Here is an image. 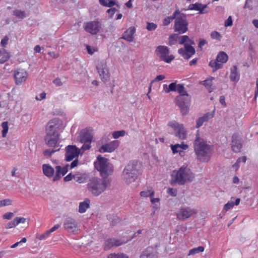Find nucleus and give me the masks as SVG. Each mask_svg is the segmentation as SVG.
Returning <instances> with one entry per match:
<instances>
[{
    "mask_svg": "<svg viewBox=\"0 0 258 258\" xmlns=\"http://www.w3.org/2000/svg\"><path fill=\"white\" fill-rule=\"evenodd\" d=\"M92 140V136L87 129L82 130L79 134V140L81 143H91Z\"/></svg>",
    "mask_w": 258,
    "mask_h": 258,
    "instance_id": "21",
    "label": "nucleus"
},
{
    "mask_svg": "<svg viewBox=\"0 0 258 258\" xmlns=\"http://www.w3.org/2000/svg\"><path fill=\"white\" fill-rule=\"evenodd\" d=\"M239 75L237 72V68L236 66H233L231 69L230 79L231 81H237L239 80Z\"/></svg>",
    "mask_w": 258,
    "mask_h": 258,
    "instance_id": "26",
    "label": "nucleus"
},
{
    "mask_svg": "<svg viewBox=\"0 0 258 258\" xmlns=\"http://www.w3.org/2000/svg\"><path fill=\"white\" fill-rule=\"evenodd\" d=\"M125 134V132L124 130L115 131L112 133V137L114 139H117L120 137L124 136Z\"/></svg>",
    "mask_w": 258,
    "mask_h": 258,
    "instance_id": "41",
    "label": "nucleus"
},
{
    "mask_svg": "<svg viewBox=\"0 0 258 258\" xmlns=\"http://www.w3.org/2000/svg\"><path fill=\"white\" fill-rule=\"evenodd\" d=\"M84 29L88 33L96 34L100 30L99 23L96 21L89 22L85 24Z\"/></svg>",
    "mask_w": 258,
    "mask_h": 258,
    "instance_id": "16",
    "label": "nucleus"
},
{
    "mask_svg": "<svg viewBox=\"0 0 258 258\" xmlns=\"http://www.w3.org/2000/svg\"><path fill=\"white\" fill-rule=\"evenodd\" d=\"M27 72L24 69H18L15 71L14 78L16 84H21L25 81L28 78Z\"/></svg>",
    "mask_w": 258,
    "mask_h": 258,
    "instance_id": "13",
    "label": "nucleus"
},
{
    "mask_svg": "<svg viewBox=\"0 0 258 258\" xmlns=\"http://www.w3.org/2000/svg\"><path fill=\"white\" fill-rule=\"evenodd\" d=\"M128 241H129V240L122 241L114 238H109L106 240L105 242V248L109 249L113 246H118L126 243Z\"/></svg>",
    "mask_w": 258,
    "mask_h": 258,
    "instance_id": "17",
    "label": "nucleus"
},
{
    "mask_svg": "<svg viewBox=\"0 0 258 258\" xmlns=\"http://www.w3.org/2000/svg\"><path fill=\"white\" fill-rule=\"evenodd\" d=\"M204 250V247L202 246H200L197 247H195L191 249L189 251L188 255H195L197 253H199L201 252H203Z\"/></svg>",
    "mask_w": 258,
    "mask_h": 258,
    "instance_id": "35",
    "label": "nucleus"
},
{
    "mask_svg": "<svg viewBox=\"0 0 258 258\" xmlns=\"http://www.w3.org/2000/svg\"><path fill=\"white\" fill-rule=\"evenodd\" d=\"M136 32V29L134 27H131L128 28L123 33L120 39H123L128 42H132L134 40V35Z\"/></svg>",
    "mask_w": 258,
    "mask_h": 258,
    "instance_id": "20",
    "label": "nucleus"
},
{
    "mask_svg": "<svg viewBox=\"0 0 258 258\" xmlns=\"http://www.w3.org/2000/svg\"><path fill=\"white\" fill-rule=\"evenodd\" d=\"M2 127L3 128L2 131V136L3 137H5L7 135V134L8 132L9 127H8V123L7 121L3 122L2 123Z\"/></svg>",
    "mask_w": 258,
    "mask_h": 258,
    "instance_id": "39",
    "label": "nucleus"
},
{
    "mask_svg": "<svg viewBox=\"0 0 258 258\" xmlns=\"http://www.w3.org/2000/svg\"><path fill=\"white\" fill-rule=\"evenodd\" d=\"M80 154V150L76 146L68 145L66 147L65 158L67 161H71L78 157Z\"/></svg>",
    "mask_w": 258,
    "mask_h": 258,
    "instance_id": "9",
    "label": "nucleus"
},
{
    "mask_svg": "<svg viewBox=\"0 0 258 258\" xmlns=\"http://www.w3.org/2000/svg\"><path fill=\"white\" fill-rule=\"evenodd\" d=\"M232 23H233V22H232V17H231V16H229L228 18V19H227V20L225 22L224 25L225 27L231 26L232 25Z\"/></svg>",
    "mask_w": 258,
    "mask_h": 258,
    "instance_id": "60",
    "label": "nucleus"
},
{
    "mask_svg": "<svg viewBox=\"0 0 258 258\" xmlns=\"http://www.w3.org/2000/svg\"><path fill=\"white\" fill-rule=\"evenodd\" d=\"M154 195V191L152 189L144 190L140 192V195L144 197H153Z\"/></svg>",
    "mask_w": 258,
    "mask_h": 258,
    "instance_id": "38",
    "label": "nucleus"
},
{
    "mask_svg": "<svg viewBox=\"0 0 258 258\" xmlns=\"http://www.w3.org/2000/svg\"><path fill=\"white\" fill-rule=\"evenodd\" d=\"M14 216V214L12 212H8L5 213L3 216V218L4 219L10 220Z\"/></svg>",
    "mask_w": 258,
    "mask_h": 258,
    "instance_id": "53",
    "label": "nucleus"
},
{
    "mask_svg": "<svg viewBox=\"0 0 258 258\" xmlns=\"http://www.w3.org/2000/svg\"><path fill=\"white\" fill-rule=\"evenodd\" d=\"M95 168L100 172L101 176L104 179H107V176L111 175L113 171V166L109 162V160L98 155L97 161L95 162Z\"/></svg>",
    "mask_w": 258,
    "mask_h": 258,
    "instance_id": "5",
    "label": "nucleus"
},
{
    "mask_svg": "<svg viewBox=\"0 0 258 258\" xmlns=\"http://www.w3.org/2000/svg\"><path fill=\"white\" fill-rule=\"evenodd\" d=\"M75 178V175L72 174V173H70L67 176L64 177L63 180L65 182H68L71 181L72 179H74Z\"/></svg>",
    "mask_w": 258,
    "mask_h": 258,
    "instance_id": "59",
    "label": "nucleus"
},
{
    "mask_svg": "<svg viewBox=\"0 0 258 258\" xmlns=\"http://www.w3.org/2000/svg\"><path fill=\"white\" fill-rule=\"evenodd\" d=\"M84 145L81 147V149L83 150H89L91 148L90 143H87V142H83Z\"/></svg>",
    "mask_w": 258,
    "mask_h": 258,
    "instance_id": "62",
    "label": "nucleus"
},
{
    "mask_svg": "<svg viewBox=\"0 0 258 258\" xmlns=\"http://www.w3.org/2000/svg\"><path fill=\"white\" fill-rule=\"evenodd\" d=\"M228 55L224 51H220L217 55L216 60L221 63H225L228 60Z\"/></svg>",
    "mask_w": 258,
    "mask_h": 258,
    "instance_id": "29",
    "label": "nucleus"
},
{
    "mask_svg": "<svg viewBox=\"0 0 258 258\" xmlns=\"http://www.w3.org/2000/svg\"><path fill=\"white\" fill-rule=\"evenodd\" d=\"M171 21H172V20H171V19L170 18V17H166L163 20V25L167 26V25H169Z\"/></svg>",
    "mask_w": 258,
    "mask_h": 258,
    "instance_id": "64",
    "label": "nucleus"
},
{
    "mask_svg": "<svg viewBox=\"0 0 258 258\" xmlns=\"http://www.w3.org/2000/svg\"><path fill=\"white\" fill-rule=\"evenodd\" d=\"M167 192L173 197H175L177 195L176 189L172 188H168L167 190Z\"/></svg>",
    "mask_w": 258,
    "mask_h": 258,
    "instance_id": "56",
    "label": "nucleus"
},
{
    "mask_svg": "<svg viewBox=\"0 0 258 258\" xmlns=\"http://www.w3.org/2000/svg\"><path fill=\"white\" fill-rule=\"evenodd\" d=\"M157 25L153 23H147L146 29L149 31H153L157 28Z\"/></svg>",
    "mask_w": 258,
    "mask_h": 258,
    "instance_id": "50",
    "label": "nucleus"
},
{
    "mask_svg": "<svg viewBox=\"0 0 258 258\" xmlns=\"http://www.w3.org/2000/svg\"><path fill=\"white\" fill-rule=\"evenodd\" d=\"M15 218L14 219L13 221H10L9 223H8L7 224L5 225V228L8 229H11L15 227L16 226H17V224H16Z\"/></svg>",
    "mask_w": 258,
    "mask_h": 258,
    "instance_id": "48",
    "label": "nucleus"
},
{
    "mask_svg": "<svg viewBox=\"0 0 258 258\" xmlns=\"http://www.w3.org/2000/svg\"><path fill=\"white\" fill-rule=\"evenodd\" d=\"M214 116V114L213 113L208 112L204 115L202 118H203L205 121H208L209 119L213 118Z\"/></svg>",
    "mask_w": 258,
    "mask_h": 258,
    "instance_id": "52",
    "label": "nucleus"
},
{
    "mask_svg": "<svg viewBox=\"0 0 258 258\" xmlns=\"http://www.w3.org/2000/svg\"><path fill=\"white\" fill-rule=\"evenodd\" d=\"M184 47L187 53H190L191 55L195 54V49L192 46L185 44Z\"/></svg>",
    "mask_w": 258,
    "mask_h": 258,
    "instance_id": "45",
    "label": "nucleus"
},
{
    "mask_svg": "<svg viewBox=\"0 0 258 258\" xmlns=\"http://www.w3.org/2000/svg\"><path fill=\"white\" fill-rule=\"evenodd\" d=\"M99 76L101 78V79L103 82H107L109 80V73L107 67L105 68V70H104V71L101 73Z\"/></svg>",
    "mask_w": 258,
    "mask_h": 258,
    "instance_id": "33",
    "label": "nucleus"
},
{
    "mask_svg": "<svg viewBox=\"0 0 258 258\" xmlns=\"http://www.w3.org/2000/svg\"><path fill=\"white\" fill-rule=\"evenodd\" d=\"M213 79H214V78L211 77L210 79H208L205 81H201L200 84L205 86L209 92H211L213 90V89L212 87L213 85L212 80Z\"/></svg>",
    "mask_w": 258,
    "mask_h": 258,
    "instance_id": "28",
    "label": "nucleus"
},
{
    "mask_svg": "<svg viewBox=\"0 0 258 258\" xmlns=\"http://www.w3.org/2000/svg\"><path fill=\"white\" fill-rule=\"evenodd\" d=\"M252 3V0H246L245 4L243 7L244 9H248L250 10L252 9L251 4Z\"/></svg>",
    "mask_w": 258,
    "mask_h": 258,
    "instance_id": "54",
    "label": "nucleus"
},
{
    "mask_svg": "<svg viewBox=\"0 0 258 258\" xmlns=\"http://www.w3.org/2000/svg\"><path fill=\"white\" fill-rule=\"evenodd\" d=\"M234 206V202H228L227 204H226L224 206V209L226 211L232 208Z\"/></svg>",
    "mask_w": 258,
    "mask_h": 258,
    "instance_id": "55",
    "label": "nucleus"
},
{
    "mask_svg": "<svg viewBox=\"0 0 258 258\" xmlns=\"http://www.w3.org/2000/svg\"><path fill=\"white\" fill-rule=\"evenodd\" d=\"M188 23L187 20H182L180 18H176L175 20L174 30L179 34H183L188 30Z\"/></svg>",
    "mask_w": 258,
    "mask_h": 258,
    "instance_id": "10",
    "label": "nucleus"
},
{
    "mask_svg": "<svg viewBox=\"0 0 258 258\" xmlns=\"http://www.w3.org/2000/svg\"><path fill=\"white\" fill-rule=\"evenodd\" d=\"M119 143V142L117 140L113 141L109 143L101 146L99 149V151L101 153H111L118 147Z\"/></svg>",
    "mask_w": 258,
    "mask_h": 258,
    "instance_id": "14",
    "label": "nucleus"
},
{
    "mask_svg": "<svg viewBox=\"0 0 258 258\" xmlns=\"http://www.w3.org/2000/svg\"><path fill=\"white\" fill-rule=\"evenodd\" d=\"M195 178L194 174L187 166H182L177 171H174L172 175L171 183L184 185L186 181H191Z\"/></svg>",
    "mask_w": 258,
    "mask_h": 258,
    "instance_id": "3",
    "label": "nucleus"
},
{
    "mask_svg": "<svg viewBox=\"0 0 258 258\" xmlns=\"http://www.w3.org/2000/svg\"><path fill=\"white\" fill-rule=\"evenodd\" d=\"M194 151L198 160L203 162L209 161L212 154L211 146L198 136L194 142Z\"/></svg>",
    "mask_w": 258,
    "mask_h": 258,
    "instance_id": "1",
    "label": "nucleus"
},
{
    "mask_svg": "<svg viewBox=\"0 0 258 258\" xmlns=\"http://www.w3.org/2000/svg\"><path fill=\"white\" fill-rule=\"evenodd\" d=\"M59 136H45L44 140L46 144L50 147L59 148L57 145Z\"/></svg>",
    "mask_w": 258,
    "mask_h": 258,
    "instance_id": "22",
    "label": "nucleus"
},
{
    "mask_svg": "<svg viewBox=\"0 0 258 258\" xmlns=\"http://www.w3.org/2000/svg\"><path fill=\"white\" fill-rule=\"evenodd\" d=\"M99 2L100 5L105 7L111 8L116 5L118 8H120L119 5L116 0H99Z\"/></svg>",
    "mask_w": 258,
    "mask_h": 258,
    "instance_id": "24",
    "label": "nucleus"
},
{
    "mask_svg": "<svg viewBox=\"0 0 258 258\" xmlns=\"http://www.w3.org/2000/svg\"><path fill=\"white\" fill-rule=\"evenodd\" d=\"M176 90L180 94L176 96L175 103L180 108L181 113L186 115L189 111L191 97L185 90L183 84H178Z\"/></svg>",
    "mask_w": 258,
    "mask_h": 258,
    "instance_id": "2",
    "label": "nucleus"
},
{
    "mask_svg": "<svg viewBox=\"0 0 258 258\" xmlns=\"http://www.w3.org/2000/svg\"><path fill=\"white\" fill-rule=\"evenodd\" d=\"M205 122L204 120L203 119L202 117L198 118V119L197 120V125L196 127L197 128L200 127L203 124V123Z\"/></svg>",
    "mask_w": 258,
    "mask_h": 258,
    "instance_id": "63",
    "label": "nucleus"
},
{
    "mask_svg": "<svg viewBox=\"0 0 258 258\" xmlns=\"http://www.w3.org/2000/svg\"><path fill=\"white\" fill-rule=\"evenodd\" d=\"M107 179L92 178L88 183V189L93 196H98L105 190L107 186Z\"/></svg>",
    "mask_w": 258,
    "mask_h": 258,
    "instance_id": "4",
    "label": "nucleus"
},
{
    "mask_svg": "<svg viewBox=\"0 0 258 258\" xmlns=\"http://www.w3.org/2000/svg\"><path fill=\"white\" fill-rule=\"evenodd\" d=\"M50 233V231L48 230L45 233L38 236L37 237L39 240H43L48 238Z\"/></svg>",
    "mask_w": 258,
    "mask_h": 258,
    "instance_id": "47",
    "label": "nucleus"
},
{
    "mask_svg": "<svg viewBox=\"0 0 258 258\" xmlns=\"http://www.w3.org/2000/svg\"><path fill=\"white\" fill-rule=\"evenodd\" d=\"M201 6V3H197L194 4H190L188 6V10L200 11Z\"/></svg>",
    "mask_w": 258,
    "mask_h": 258,
    "instance_id": "43",
    "label": "nucleus"
},
{
    "mask_svg": "<svg viewBox=\"0 0 258 258\" xmlns=\"http://www.w3.org/2000/svg\"><path fill=\"white\" fill-rule=\"evenodd\" d=\"M69 164H66L62 167L60 165L55 167V174L53 177V181H56L60 180L62 176H64L68 171Z\"/></svg>",
    "mask_w": 258,
    "mask_h": 258,
    "instance_id": "15",
    "label": "nucleus"
},
{
    "mask_svg": "<svg viewBox=\"0 0 258 258\" xmlns=\"http://www.w3.org/2000/svg\"><path fill=\"white\" fill-rule=\"evenodd\" d=\"M9 54L4 49L0 50V63H3L8 60Z\"/></svg>",
    "mask_w": 258,
    "mask_h": 258,
    "instance_id": "31",
    "label": "nucleus"
},
{
    "mask_svg": "<svg viewBox=\"0 0 258 258\" xmlns=\"http://www.w3.org/2000/svg\"><path fill=\"white\" fill-rule=\"evenodd\" d=\"M60 127L59 119L54 118L51 119L46 126L45 136H59L58 130Z\"/></svg>",
    "mask_w": 258,
    "mask_h": 258,
    "instance_id": "7",
    "label": "nucleus"
},
{
    "mask_svg": "<svg viewBox=\"0 0 258 258\" xmlns=\"http://www.w3.org/2000/svg\"><path fill=\"white\" fill-rule=\"evenodd\" d=\"M106 67V62L105 61H98L96 67L98 74L100 75L104 70H105Z\"/></svg>",
    "mask_w": 258,
    "mask_h": 258,
    "instance_id": "30",
    "label": "nucleus"
},
{
    "mask_svg": "<svg viewBox=\"0 0 258 258\" xmlns=\"http://www.w3.org/2000/svg\"><path fill=\"white\" fill-rule=\"evenodd\" d=\"M242 147V144L240 140L237 135L234 134L232 136V150L235 153H238L240 151Z\"/></svg>",
    "mask_w": 258,
    "mask_h": 258,
    "instance_id": "19",
    "label": "nucleus"
},
{
    "mask_svg": "<svg viewBox=\"0 0 258 258\" xmlns=\"http://www.w3.org/2000/svg\"><path fill=\"white\" fill-rule=\"evenodd\" d=\"M64 227L69 232H76L78 230V223L73 218H67L63 224Z\"/></svg>",
    "mask_w": 258,
    "mask_h": 258,
    "instance_id": "12",
    "label": "nucleus"
},
{
    "mask_svg": "<svg viewBox=\"0 0 258 258\" xmlns=\"http://www.w3.org/2000/svg\"><path fill=\"white\" fill-rule=\"evenodd\" d=\"M108 258H128V256L123 253H111L109 254L108 256Z\"/></svg>",
    "mask_w": 258,
    "mask_h": 258,
    "instance_id": "37",
    "label": "nucleus"
},
{
    "mask_svg": "<svg viewBox=\"0 0 258 258\" xmlns=\"http://www.w3.org/2000/svg\"><path fill=\"white\" fill-rule=\"evenodd\" d=\"M139 174L137 164L135 162L129 163L122 172V178L124 181L129 184L137 178Z\"/></svg>",
    "mask_w": 258,
    "mask_h": 258,
    "instance_id": "6",
    "label": "nucleus"
},
{
    "mask_svg": "<svg viewBox=\"0 0 258 258\" xmlns=\"http://www.w3.org/2000/svg\"><path fill=\"white\" fill-rule=\"evenodd\" d=\"M89 204L90 200L88 199H85L84 202H81L79 204V212L80 213H84L89 208Z\"/></svg>",
    "mask_w": 258,
    "mask_h": 258,
    "instance_id": "27",
    "label": "nucleus"
},
{
    "mask_svg": "<svg viewBox=\"0 0 258 258\" xmlns=\"http://www.w3.org/2000/svg\"><path fill=\"white\" fill-rule=\"evenodd\" d=\"M42 170L43 174L48 178L54 177V169L49 164L42 165Z\"/></svg>",
    "mask_w": 258,
    "mask_h": 258,
    "instance_id": "23",
    "label": "nucleus"
},
{
    "mask_svg": "<svg viewBox=\"0 0 258 258\" xmlns=\"http://www.w3.org/2000/svg\"><path fill=\"white\" fill-rule=\"evenodd\" d=\"M165 76L164 75H159V76H157L154 80H153L151 82L150 84V86H149V91H151V87H152V84L154 82L163 80L164 79H165Z\"/></svg>",
    "mask_w": 258,
    "mask_h": 258,
    "instance_id": "44",
    "label": "nucleus"
},
{
    "mask_svg": "<svg viewBox=\"0 0 258 258\" xmlns=\"http://www.w3.org/2000/svg\"><path fill=\"white\" fill-rule=\"evenodd\" d=\"M218 62L216 60L215 61L211 60L209 62V66L213 68V72H215L217 70L220 69L222 67V64L218 63Z\"/></svg>",
    "mask_w": 258,
    "mask_h": 258,
    "instance_id": "34",
    "label": "nucleus"
},
{
    "mask_svg": "<svg viewBox=\"0 0 258 258\" xmlns=\"http://www.w3.org/2000/svg\"><path fill=\"white\" fill-rule=\"evenodd\" d=\"M171 147L172 150V152L174 154L176 153H180L181 152V150H180V146H179V144H176L175 145H171Z\"/></svg>",
    "mask_w": 258,
    "mask_h": 258,
    "instance_id": "51",
    "label": "nucleus"
},
{
    "mask_svg": "<svg viewBox=\"0 0 258 258\" xmlns=\"http://www.w3.org/2000/svg\"><path fill=\"white\" fill-rule=\"evenodd\" d=\"M211 37L213 39H216L220 41L221 38V35L217 31H213L211 33Z\"/></svg>",
    "mask_w": 258,
    "mask_h": 258,
    "instance_id": "46",
    "label": "nucleus"
},
{
    "mask_svg": "<svg viewBox=\"0 0 258 258\" xmlns=\"http://www.w3.org/2000/svg\"><path fill=\"white\" fill-rule=\"evenodd\" d=\"M60 149V148H58L55 150L46 149L43 151V155L45 157H50L53 153L59 151Z\"/></svg>",
    "mask_w": 258,
    "mask_h": 258,
    "instance_id": "36",
    "label": "nucleus"
},
{
    "mask_svg": "<svg viewBox=\"0 0 258 258\" xmlns=\"http://www.w3.org/2000/svg\"><path fill=\"white\" fill-rule=\"evenodd\" d=\"M157 55L160 58L167 63L172 60L174 57L171 55L169 56V51L168 48L166 46L160 45L158 46L155 50Z\"/></svg>",
    "mask_w": 258,
    "mask_h": 258,
    "instance_id": "8",
    "label": "nucleus"
},
{
    "mask_svg": "<svg viewBox=\"0 0 258 258\" xmlns=\"http://www.w3.org/2000/svg\"><path fill=\"white\" fill-rule=\"evenodd\" d=\"M13 15L21 19H23L28 16L25 11L19 10H15L14 11Z\"/></svg>",
    "mask_w": 258,
    "mask_h": 258,
    "instance_id": "32",
    "label": "nucleus"
},
{
    "mask_svg": "<svg viewBox=\"0 0 258 258\" xmlns=\"http://www.w3.org/2000/svg\"><path fill=\"white\" fill-rule=\"evenodd\" d=\"M140 258H158L157 251L153 247H148L142 253Z\"/></svg>",
    "mask_w": 258,
    "mask_h": 258,
    "instance_id": "18",
    "label": "nucleus"
},
{
    "mask_svg": "<svg viewBox=\"0 0 258 258\" xmlns=\"http://www.w3.org/2000/svg\"><path fill=\"white\" fill-rule=\"evenodd\" d=\"M15 220H16V224H17V225L22 223H25V222H26V218H23V217H17L15 218Z\"/></svg>",
    "mask_w": 258,
    "mask_h": 258,
    "instance_id": "58",
    "label": "nucleus"
},
{
    "mask_svg": "<svg viewBox=\"0 0 258 258\" xmlns=\"http://www.w3.org/2000/svg\"><path fill=\"white\" fill-rule=\"evenodd\" d=\"M188 40H190L188 36L187 35H183L181 37L180 41L179 43L180 44H183L185 42H187Z\"/></svg>",
    "mask_w": 258,
    "mask_h": 258,
    "instance_id": "57",
    "label": "nucleus"
},
{
    "mask_svg": "<svg viewBox=\"0 0 258 258\" xmlns=\"http://www.w3.org/2000/svg\"><path fill=\"white\" fill-rule=\"evenodd\" d=\"M168 86L170 91H176L177 85H176V83H171Z\"/></svg>",
    "mask_w": 258,
    "mask_h": 258,
    "instance_id": "61",
    "label": "nucleus"
},
{
    "mask_svg": "<svg viewBox=\"0 0 258 258\" xmlns=\"http://www.w3.org/2000/svg\"><path fill=\"white\" fill-rule=\"evenodd\" d=\"M168 125L171 126L175 132H176L178 128L180 127V126H182L183 125L181 124H179L178 122L176 121L173 122H169Z\"/></svg>",
    "mask_w": 258,
    "mask_h": 258,
    "instance_id": "42",
    "label": "nucleus"
},
{
    "mask_svg": "<svg viewBox=\"0 0 258 258\" xmlns=\"http://www.w3.org/2000/svg\"><path fill=\"white\" fill-rule=\"evenodd\" d=\"M196 213L197 212L194 209L186 207L180 208L176 215L178 219L184 221Z\"/></svg>",
    "mask_w": 258,
    "mask_h": 258,
    "instance_id": "11",
    "label": "nucleus"
},
{
    "mask_svg": "<svg viewBox=\"0 0 258 258\" xmlns=\"http://www.w3.org/2000/svg\"><path fill=\"white\" fill-rule=\"evenodd\" d=\"M175 136L181 140L185 139L186 138L187 133L183 125L180 126V127L178 128L175 132Z\"/></svg>",
    "mask_w": 258,
    "mask_h": 258,
    "instance_id": "25",
    "label": "nucleus"
},
{
    "mask_svg": "<svg viewBox=\"0 0 258 258\" xmlns=\"http://www.w3.org/2000/svg\"><path fill=\"white\" fill-rule=\"evenodd\" d=\"M12 203V200L9 199H6L4 200L0 201V207L11 205Z\"/></svg>",
    "mask_w": 258,
    "mask_h": 258,
    "instance_id": "49",
    "label": "nucleus"
},
{
    "mask_svg": "<svg viewBox=\"0 0 258 258\" xmlns=\"http://www.w3.org/2000/svg\"><path fill=\"white\" fill-rule=\"evenodd\" d=\"M179 38L178 34H173L169 36V44L172 45L174 43L175 41H177Z\"/></svg>",
    "mask_w": 258,
    "mask_h": 258,
    "instance_id": "40",
    "label": "nucleus"
}]
</instances>
